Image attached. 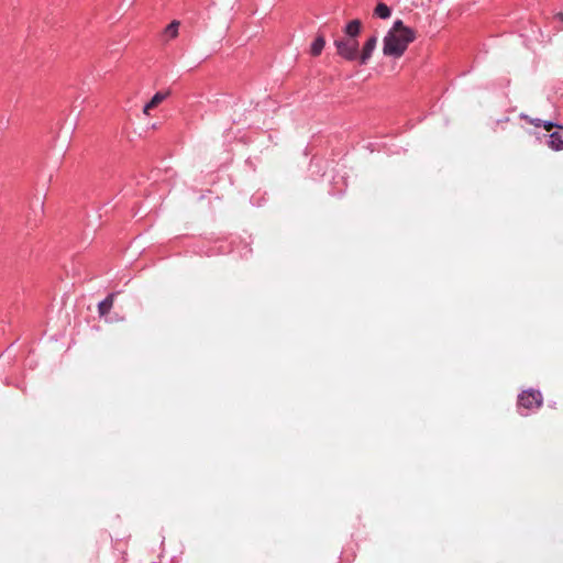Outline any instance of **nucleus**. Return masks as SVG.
<instances>
[{
    "label": "nucleus",
    "instance_id": "f257e3e1",
    "mask_svg": "<svg viewBox=\"0 0 563 563\" xmlns=\"http://www.w3.org/2000/svg\"><path fill=\"white\" fill-rule=\"evenodd\" d=\"M415 40L416 32L406 26L401 20H397L384 37L383 53L386 56L399 58Z\"/></svg>",
    "mask_w": 563,
    "mask_h": 563
},
{
    "label": "nucleus",
    "instance_id": "f03ea898",
    "mask_svg": "<svg viewBox=\"0 0 563 563\" xmlns=\"http://www.w3.org/2000/svg\"><path fill=\"white\" fill-rule=\"evenodd\" d=\"M336 53L346 60L358 57V41L353 37H342L334 41Z\"/></svg>",
    "mask_w": 563,
    "mask_h": 563
},
{
    "label": "nucleus",
    "instance_id": "7ed1b4c3",
    "mask_svg": "<svg viewBox=\"0 0 563 563\" xmlns=\"http://www.w3.org/2000/svg\"><path fill=\"white\" fill-rule=\"evenodd\" d=\"M542 404L540 391H523L518 398V405L526 409L539 408Z\"/></svg>",
    "mask_w": 563,
    "mask_h": 563
},
{
    "label": "nucleus",
    "instance_id": "20e7f679",
    "mask_svg": "<svg viewBox=\"0 0 563 563\" xmlns=\"http://www.w3.org/2000/svg\"><path fill=\"white\" fill-rule=\"evenodd\" d=\"M377 45V36H371L364 44L362 48V53L360 54V63L366 64L368 59L372 57V54Z\"/></svg>",
    "mask_w": 563,
    "mask_h": 563
},
{
    "label": "nucleus",
    "instance_id": "39448f33",
    "mask_svg": "<svg viewBox=\"0 0 563 563\" xmlns=\"http://www.w3.org/2000/svg\"><path fill=\"white\" fill-rule=\"evenodd\" d=\"M169 96V91H158L153 98L144 106L143 113L148 115L151 110L158 107L167 97Z\"/></svg>",
    "mask_w": 563,
    "mask_h": 563
},
{
    "label": "nucleus",
    "instance_id": "423d86ee",
    "mask_svg": "<svg viewBox=\"0 0 563 563\" xmlns=\"http://www.w3.org/2000/svg\"><path fill=\"white\" fill-rule=\"evenodd\" d=\"M114 294H110L98 306V311L101 317L108 314L113 307Z\"/></svg>",
    "mask_w": 563,
    "mask_h": 563
},
{
    "label": "nucleus",
    "instance_id": "0eeeda50",
    "mask_svg": "<svg viewBox=\"0 0 563 563\" xmlns=\"http://www.w3.org/2000/svg\"><path fill=\"white\" fill-rule=\"evenodd\" d=\"M362 23L360 20H352L345 27V37L356 38L361 32Z\"/></svg>",
    "mask_w": 563,
    "mask_h": 563
},
{
    "label": "nucleus",
    "instance_id": "6e6552de",
    "mask_svg": "<svg viewBox=\"0 0 563 563\" xmlns=\"http://www.w3.org/2000/svg\"><path fill=\"white\" fill-rule=\"evenodd\" d=\"M325 40L323 35H318L310 47V53L312 56H319L324 48Z\"/></svg>",
    "mask_w": 563,
    "mask_h": 563
},
{
    "label": "nucleus",
    "instance_id": "1a4fd4ad",
    "mask_svg": "<svg viewBox=\"0 0 563 563\" xmlns=\"http://www.w3.org/2000/svg\"><path fill=\"white\" fill-rule=\"evenodd\" d=\"M549 146L553 151H562L563 150V139L559 132H553L550 134Z\"/></svg>",
    "mask_w": 563,
    "mask_h": 563
},
{
    "label": "nucleus",
    "instance_id": "9d476101",
    "mask_svg": "<svg viewBox=\"0 0 563 563\" xmlns=\"http://www.w3.org/2000/svg\"><path fill=\"white\" fill-rule=\"evenodd\" d=\"M374 13L380 19H388L391 14V11L387 4L379 2L375 8Z\"/></svg>",
    "mask_w": 563,
    "mask_h": 563
},
{
    "label": "nucleus",
    "instance_id": "9b49d317",
    "mask_svg": "<svg viewBox=\"0 0 563 563\" xmlns=\"http://www.w3.org/2000/svg\"><path fill=\"white\" fill-rule=\"evenodd\" d=\"M179 25V21H173L165 27V34L170 38H175L178 35Z\"/></svg>",
    "mask_w": 563,
    "mask_h": 563
},
{
    "label": "nucleus",
    "instance_id": "f8f14e48",
    "mask_svg": "<svg viewBox=\"0 0 563 563\" xmlns=\"http://www.w3.org/2000/svg\"><path fill=\"white\" fill-rule=\"evenodd\" d=\"M521 118L523 120H526L528 123L534 125V126H540L541 125V120L540 119H532L528 115H525V114H521Z\"/></svg>",
    "mask_w": 563,
    "mask_h": 563
},
{
    "label": "nucleus",
    "instance_id": "ddd939ff",
    "mask_svg": "<svg viewBox=\"0 0 563 563\" xmlns=\"http://www.w3.org/2000/svg\"><path fill=\"white\" fill-rule=\"evenodd\" d=\"M543 128H544L547 131H551L553 128H558V129L563 130V125H559V124H555V123H552V122H544V123H543Z\"/></svg>",
    "mask_w": 563,
    "mask_h": 563
},
{
    "label": "nucleus",
    "instance_id": "4468645a",
    "mask_svg": "<svg viewBox=\"0 0 563 563\" xmlns=\"http://www.w3.org/2000/svg\"><path fill=\"white\" fill-rule=\"evenodd\" d=\"M558 16L563 20V13H559Z\"/></svg>",
    "mask_w": 563,
    "mask_h": 563
}]
</instances>
